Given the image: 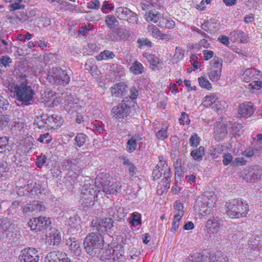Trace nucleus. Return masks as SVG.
<instances>
[{
	"label": "nucleus",
	"mask_w": 262,
	"mask_h": 262,
	"mask_svg": "<svg viewBox=\"0 0 262 262\" xmlns=\"http://www.w3.org/2000/svg\"><path fill=\"white\" fill-rule=\"evenodd\" d=\"M104 242V237L102 234L94 232L89 233L83 242L85 252L91 256H98L103 249Z\"/></svg>",
	"instance_id": "1"
},
{
	"label": "nucleus",
	"mask_w": 262,
	"mask_h": 262,
	"mask_svg": "<svg viewBox=\"0 0 262 262\" xmlns=\"http://www.w3.org/2000/svg\"><path fill=\"white\" fill-rule=\"evenodd\" d=\"M14 94L17 100L28 105L33 101L35 92L31 86L28 85V80L25 78L24 81L15 85Z\"/></svg>",
	"instance_id": "2"
},
{
	"label": "nucleus",
	"mask_w": 262,
	"mask_h": 262,
	"mask_svg": "<svg viewBox=\"0 0 262 262\" xmlns=\"http://www.w3.org/2000/svg\"><path fill=\"white\" fill-rule=\"evenodd\" d=\"M249 211L248 204L242 199H234L227 205V214L232 219L245 217Z\"/></svg>",
	"instance_id": "3"
},
{
	"label": "nucleus",
	"mask_w": 262,
	"mask_h": 262,
	"mask_svg": "<svg viewBox=\"0 0 262 262\" xmlns=\"http://www.w3.org/2000/svg\"><path fill=\"white\" fill-rule=\"evenodd\" d=\"M101 194V190L95 184L90 183H86L82 187L80 194V200L86 206L93 205L98 194Z\"/></svg>",
	"instance_id": "4"
},
{
	"label": "nucleus",
	"mask_w": 262,
	"mask_h": 262,
	"mask_svg": "<svg viewBox=\"0 0 262 262\" xmlns=\"http://www.w3.org/2000/svg\"><path fill=\"white\" fill-rule=\"evenodd\" d=\"M124 254V248L121 244L112 243L103 252L100 259L104 262H115L121 258Z\"/></svg>",
	"instance_id": "5"
},
{
	"label": "nucleus",
	"mask_w": 262,
	"mask_h": 262,
	"mask_svg": "<svg viewBox=\"0 0 262 262\" xmlns=\"http://www.w3.org/2000/svg\"><path fill=\"white\" fill-rule=\"evenodd\" d=\"M96 186L101 190V194L105 193L108 195H114L120 191L121 185L119 182H111L106 178L102 179L98 176L96 178Z\"/></svg>",
	"instance_id": "6"
},
{
	"label": "nucleus",
	"mask_w": 262,
	"mask_h": 262,
	"mask_svg": "<svg viewBox=\"0 0 262 262\" xmlns=\"http://www.w3.org/2000/svg\"><path fill=\"white\" fill-rule=\"evenodd\" d=\"M81 161L76 159L69 162L71 170L63 179V182L67 186L74 185L78 182L79 174L81 172Z\"/></svg>",
	"instance_id": "7"
},
{
	"label": "nucleus",
	"mask_w": 262,
	"mask_h": 262,
	"mask_svg": "<svg viewBox=\"0 0 262 262\" xmlns=\"http://www.w3.org/2000/svg\"><path fill=\"white\" fill-rule=\"evenodd\" d=\"M133 102L127 97L124 98L121 103L112 108L113 116L117 119L124 118L130 113V107L133 106Z\"/></svg>",
	"instance_id": "8"
},
{
	"label": "nucleus",
	"mask_w": 262,
	"mask_h": 262,
	"mask_svg": "<svg viewBox=\"0 0 262 262\" xmlns=\"http://www.w3.org/2000/svg\"><path fill=\"white\" fill-rule=\"evenodd\" d=\"M43 189L40 184L31 182L26 185L20 186L17 188V192L19 196H26L30 198L35 197L40 194Z\"/></svg>",
	"instance_id": "9"
},
{
	"label": "nucleus",
	"mask_w": 262,
	"mask_h": 262,
	"mask_svg": "<svg viewBox=\"0 0 262 262\" xmlns=\"http://www.w3.org/2000/svg\"><path fill=\"white\" fill-rule=\"evenodd\" d=\"M17 238V233L13 231L10 222L6 219H0V239L14 241Z\"/></svg>",
	"instance_id": "10"
},
{
	"label": "nucleus",
	"mask_w": 262,
	"mask_h": 262,
	"mask_svg": "<svg viewBox=\"0 0 262 262\" xmlns=\"http://www.w3.org/2000/svg\"><path fill=\"white\" fill-rule=\"evenodd\" d=\"M49 76L50 79L52 78L54 83L58 85L64 86L67 85L70 81L68 72L59 68H53L50 72Z\"/></svg>",
	"instance_id": "11"
},
{
	"label": "nucleus",
	"mask_w": 262,
	"mask_h": 262,
	"mask_svg": "<svg viewBox=\"0 0 262 262\" xmlns=\"http://www.w3.org/2000/svg\"><path fill=\"white\" fill-rule=\"evenodd\" d=\"M157 168L161 171V175L163 176V185L169 188L172 176L170 167L168 166L165 158L163 156L159 157V162L157 165Z\"/></svg>",
	"instance_id": "12"
},
{
	"label": "nucleus",
	"mask_w": 262,
	"mask_h": 262,
	"mask_svg": "<svg viewBox=\"0 0 262 262\" xmlns=\"http://www.w3.org/2000/svg\"><path fill=\"white\" fill-rule=\"evenodd\" d=\"M261 171L257 166L247 167L239 172L238 175L248 182L259 180Z\"/></svg>",
	"instance_id": "13"
},
{
	"label": "nucleus",
	"mask_w": 262,
	"mask_h": 262,
	"mask_svg": "<svg viewBox=\"0 0 262 262\" xmlns=\"http://www.w3.org/2000/svg\"><path fill=\"white\" fill-rule=\"evenodd\" d=\"M113 223L114 221L111 217L93 220L92 222V226L94 230H96L99 232L98 234H102L113 227Z\"/></svg>",
	"instance_id": "14"
},
{
	"label": "nucleus",
	"mask_w": 262,
	"mask_h": 262,
	"mask_svg": "<svg viewBox=\"0 0 262 262\" xmlns=\"http://www.w3.org/2000/svg\"><path fill=\"white\" fill-rule=\"evenodd\" d=\"M28 224L32 230L37 232L49 227L51 224V220L49 217L41 216L30 220Z\"/></svg>",
	"instance_id": "15"
},
{
	"label": "nucleus",
	"mask_w": 262,
	"mask_h": 262,
	"mask_svg": "<svg viewBox=\"0 0 262 262\" xmlns=\"http://www.w3.org/2000/svg\"><path fill=\"white\" fill-rule=\"evenodd\" d=\"M223 223V220L218 217H212L209 219L205 226L207 233L220 234L224 228Z\"/></svg>",
	"instance_id": "16"
},
{
	"label": "nucleus",
	"mask_w": 262,
	"mask_h": 262,
	"mask_svg": "<svg viewBox=\"0 0 262 262\" xmlns=\"http://www.w3.org/2000/svg\"><path fill=\"white\" fill-rule=\"evenodd\" d=\"M39 259L38 251L33 248L24 249L19 256L20 262H38Z\"/></svg>",
	"instance_id": "17"
},
{
	"label": "nucleus",
	"mask_w": 262,
	"mask_h": 262,
	"mask_svg": "<svg viewBox=\"0 0 262 262\" xmlns=\"http://www.w3.org/2000/svg\"><path fill=\"white\" fill-rule=\"evenodd\" d=\"M45 262H73L66 253L60 251L49 253L45 258Z\"/></svg>",
	"instance_id": "18"
},
{
	"label": "nucleus",
	"mask_w": 262,
	"mask_h": 262,
	"mask_svg": "<svg viewBox=\"0 0 262 262\" xmlns=\"http://www.w3.org/2000/svg\"><path fill=\"white\" fill-rule=\"evenodd\" d=\"M61 241V233L55 228H51L46 234V242L50 245H58Z\"/></svg>",
	"instance_id": "19"
},
{
	"label": "nucleus",
	"mask_w": 262,
	"mask_h": 262,
	"mask_svg": "<svg viewBox=\"0 0 262 262\" xmlns=\"http://www.w3.org/2000/svg\"><path fill=\"white\" fill-rule=\"evenodd\" d=\"M150 63V68L154 71H159L163 68V61L157 56L151 54L145 53L144 54Z\"/></svg>",
	"instance_id": "20"
},
{
	"label": "nucleus",
	"mask_w": 262,
	"mask_h": 262,
	"mask_svg": "<svg viewBox=\"0 0 262 262\" xmlns=\"http://www.w3.org/2000/svg\"><path fill=\"white\" fill-rule=\"evenodd\" d=\"M238 111L241 117L248 118L254 112V106L251 102H244L239 105Z\"/></svg>",
	"instance_id": "21"
},
{
	"label": "nucleus",
	"mask_w": 262,
	"mask_h": 262,
	"mask_svg": "<svg viewBox=\"0 0 262 262\" xmlns=\"http://www.w3.org/2000/svg\"><path fill=\"white\" fill-rule=\"evenodd\" d=\"M259 71L256 69L248 68L243 71L242 79L246 82L258 79Z\"/></svg>",
	"instance_id": "22"
},
{
	"label": "nucleus",
	"mask_w": 262,
	"mask_h": 262,
	"mask_svg": "<svg viewBox=\"0 0 262 262\" xmlns=\"http://www.w3.org/2000/svg\"><path fill=\"white\" fill-rule=\"evenodd\" d=\"M170 125L167 122H162L161 126L159 128L155 127L154 132L155 133V136L158 140H164L169 137L168 129Z\"/></svg>",
	"instance_id": "23"
},
{
	"label": "nucleus",
	"mask_w": 262,
	"mask_h": 262,
	"mask_svg": "<svg viewBox=\"0 0 262 262\" xmlns=\"http://www.w3.org/2000/svg\"><path fill=\"white\" fill-rule=\"evenodd\" d=\"M112 95L114 97H121L127 91V85L124 82L116 84L111 89Z\"/></svg>",
	"instance_id": "24"
},
{
	"label": "nucleus",
	"mask_w": 262,
	"mask_h": 262,
	"mask_svg": "<svg viewBox=\"0 0 262 262\" xmlns=\"http://www.w3.org/2000/svg\"><path fill=\"white\" fill-rule=\"evenodd\" d=\"M42 202L33 201L31 204H28L21 208L23 213H27L32 211H40L44 208Z\"/></svg>",
	"instance_id": "25"
},
{
	"label": "nucleus",
	"mask_w": 262,
	"mask_h": 262,
	"mask_svg": "<svg viewBox=\"0 0 262 262\" xmlns=\"http://www.w3.org/2000/svg\"><path fill=\"white\" fill-rule=\"evenodd\" d=\"M67 245L68 246L70 249L75 255H79L81 254V250L80 247V244L74 237H70L67 239Z\"/></svg>",
	"instance_id": "26"
},
{
	"label": "nucleus",
	"mask_w": 262,
	"mask_h": 262,
	"mask_svg": "<svg viewBox=\"0 0 262 262\" xmlns=\"http://www.w3.org/2000/svg\"><path fill=\"white\" fill-rule=\"evenodd\" d=\"M231 39L235 42L239 40L242 43H246L248 41V36L241 30H235L230 34Z\"/></svg>",
	"instance_id": "27"
},
{
	"label": "nucleus",
	"mask_w": 262,
	"mask_h": 262,
	"mask_svg": "<svg viewBox=\"0 0 262 262\" xmlns=\"http://www.w3.org/2000/svg\"><path fill=\"white\" fill-rule=\"evenodd\" d=\"M125 38L124 31L121 28H117L112 30L108 35V39L112 41H116Z\"/></svg>",
	"instance_id": "28"
},
{
	"label": "nucleus",
	"mask_w": 262,
	"mask_h": 262,
	"mask_svg": "<svg viewBox=\"0 0 262 262\" xmlns=\"http://www.w3.org/2000/svg\"><path fill=\"white\" fill-rule=\"evenodd\" d=\"M216 256L214 258V255H210L209 254H197L194 258L193 259L192 262H216Z\"/></svg>",
	"instance_id": "29"
},
{
	"label": "nucleus",
	"mask_w": 262,
	"mask_h": 262,
	"mask_svg": "<svg viewBox=\"0 0 262 262\" xmlns=\"http://www.w3.org/2000/svg\"><path fill=\"white\" fill-rule=\"evenodd\" d=\"M160 13L156 10H149L145 14V18L148 22L157 23L159 20Z\"/></svg>",
	"instance_id": "30"
},
{
	"label": "nucleus",
	"mask_w": 262,
	"mask_h": 262,
	"mask_svg": "<svg viewBox=\"0 0 262 262\" xmlns=\"http://www.w3.org/2000/svg\"><path fill=\"white\" fill-rule=\"evenodd\" d=\"M128 220L132 227H136L142 223L141 215L138 212H133Z\"/></svg>",
	"instance_id": "31"
},
{
	"label": "nucleus",
	"mask_w": 262,
	"mask_h": 262,
	"mask_svg": "<svg viewBox=\"0 0 262 262\" xmlns=\"http://www.w3.org/2000/svg\"><path fill=\"white\" fill-rule=\"evenodd\" d=\"M205 154V148L203 146H200L198 148L191 151V156L195 161H201Z\"/></svg>",
	"instance_id": "32"
},
{
	"label": "nucleus",
	"mask_w": 262,
	"mask_h": 262,
	"mask_svg": "<svg viewBox=\"0 0 262 262\" xmlns=\"http://www.w3.org/2000/svg\"><path fill=\"white\" fill-rule=\"evenodd\" d=\"M144 67L141 63L135 61L129 68L130 71L135 75L141 74L144 72Z\"/></svg>",
	"instance_id": "33"
},
{
	"label": "nucleus",
	"mask_w": 262,
	"mask_h": 262,
	"mask_svg": "<svg viewBox=\"0 0 262 262\" xmlns=\"http://www.w3.org/2000/svg\"><path fill=\"white\" fill-rule=\"evenodd\" d=\"M123 208L121 207H112L109 211L110 215L113 216L114 218L121 219L124 217V213Z\"/></svg>",
	"instance_id": "34"
},
{
	"label": "nucleus",
	"mask_w": 262,
	"mask_h": 262,
	"mask_svg": "<svg viewBox=\"0 0 262 262\" xmlns=\"http://www.w3.org/2000/svg\"><path fill=\"white\" fill-rule=\"evenodd\" d=\"M217 97L215 94H211L206 96L203 99V104L206 107L210 106L212 104L215 102Z\"/></svg>",
	"instance_id": "35"
},
{
	"label": "nucleus",
	"mask_w": 262,
	"mask_h": 262,
	"mask_svg": "<svg viewBox=\"0 0 262 262\" xmlns=\"http://www.w3.org/2000/svg\"><path fill=\"white\" fill-rule=\"evenodd\" d=\"M222 70L209 69L208 75L209 79L213 82L217 81L221 76Z\"/></svg>",
	"instance_id": "36"
},
{
	"label": "nucleus",
	"mask_w": 262,
	"mask_h": 262,
	"mask_svg": "<svg viewBox=\"0 0 262 262\" xmlns=\"http://www.w3.org/2000/svg\"><path fill=\"white\" fill-rule=\"evenodd\" d=\"M253 145L255 151L262 152V135L257 134L255 137L253 138Z\"/></svg>",
	"instance_id": "37"
},
{
	"label": "nucleus",
	"mask_w": 262,
	"mask_h": 262,
	"mask_svg": "<svg viewBox=\"0 0 262 262\" xmlns=\"http://www.w3.org/2000/svg\"><path fill=\"white\" fill-rule=\"evenodd\" d=\"M130 10L126 7H120L116 9V15L120 19H124L127 16Z\"/></svg>",
	"instance_id": "38"
},
{
	"label": "nucleus",
	"mask_w": 262,
	"mask_h": 262,
	"mask_svg": "<svg viewBox=\"0 0 262 262\" xmlns=\"http://www.w3.org/2000/svg\"><path fill=\"white\" fill-rule=\"evenodd\" d=\"M105 21L106 26L110 29L115 28L118 23L117 18L113 15H108L105 16Z\"/></svg>",
	"instance_id": "39"
},
{
	"label": "nucleus",
	"mask_w": 262,
	"mask_h": 262,
	"mask_svg": "<svg viewBox=\"0 0 262 262\" xmlns=\"http://www.w3.org/2000/svg\"><path fill=\"white\" fill-rule=\"evenodd\" d=\"M8 142V138L7 137H0V153L9 150L10 146L9 145Z\"/></svg>",
	"instance_id": "40"
},
{
	"label": "nucleus",
	"mask_w": 262,
	"mask_h": 262,
	"mask_svg": "<svg viewBox=\"0 0 262 262\" xmlns=\"http://www.w3.org/2000/svg\"><path fill=\"white\" fill-rule=\"evenodd\" d=\"M115 55L113 52L108 50H104L101 52L96 58L98 60H102L113 59Z\"/></svg>",
	"instance_id": "41"
},
{
	"label": "nucleus",
	"mask_w": 262,
	"mask_h": 262,
	"mask_svg": "<svg viewBox=\"0 0 262 262\" xmlns=\"http://www.w3.org/2000/svg\"><path fill=\"white\" fill-rule=\"evenodd\" d=\"M147 30L154 37L158 38H161L163 36L162 33L158 28L153 25H149L147 27Z\"/></svg>",
	"instance_id": "42"
},
{
	"label": "nucleus",
	"mask_w": 262,
	"mask_h": 262,
	"mask_svg": "<svg viewBox=\"0 0 262 262\" xmlns=\"http://www.w3.org/2000/svg\"><path fill=\"white\" fill-rule=\"evenodd\" d=\"M81 106L79 105L77 102H74L73 100H70L68 101V104L66 105L67 110L69 112L73 113L76 112L77 111L80 109Z\"/></svg>",
	"instance_id": "43"
},
{
	"label": "nucleus",
	"mask_w": 262,
	"mask_h": 262,
	"mask_svg": "<svg viewBox=\"0 0 262 262\" xmlns=\"http://www.w3.org/2000/svg\"><path fill=\"white\" fill-rule=\"evenodd\" d=\"M23 0H15V1H11L9 5L10 11H14L18 9H23L25 8V5L21 3Z\"/></svg>",
	"instance_id": "44"
},
{
	"label": "nucleus",
	"mask_w": 262,
	"mask_h": 262,
	"mask_svg": "<svg viewBox=\"0 0 262 262\" xmlns=\"http://www.w3.org/2000/svg\"><path fill=\"white\" fill-rule=\"evenodd\" d=\"M136 141L137 140L134 137H132L128 140L126 149L129 152H132L136 150L137 145Z\"/></svg>",
	"instance_id": "45"
},
{
	"label": "nucleus",
	"mask_w": 262,
	"mask_h": 262,
	"mask_svg": "<svg viewBox=\"0 0 262 262\" xmlns=\"http://www.w3.org/2000/svg\"><path fill=\"white\" fill-rule=\"evenodd\" d=\"M198 81L200 86L207 90H210L212 88V85L209 80L204 77H200L198 78Z\"/></svg>",
	"instance_id": "46"
},
{
	"label": "nucleus",
	"mask_w": 262,
	"mask_h": 262,
	"mask_svg": "<svg viewBox=\"0 0 262 262\" xmlns=\"http://www.w3.org/2000/svg\"><path fill=\"white\" fill-rule=\"evenodd\" d=\"M222 59L218 58H214L210 61V69L222 70Z\"/></svg>",
	"instance_id": "47"
},
{
	"label": "nucleus",
	"mask_w": 262,
	"mask_h": 262,
	"mask_svg": "<svg viewBox=\"0 0 262 262\" xmlns=\"http://www.w3.org/2000/svg\"><path fill=\"white\" fill-rule=\"evenodd\" d=\"M141 7L143 10L150 9L151 8H156L158 6L154 2H152L149 0H143L141 3Z\"/></svg>",
	"instance_id": "48"
},
{
	"label": "nucleus",
	"mask_w": 262,
	"mask_h": 262,
	"mask_svg": "<svg viewBox=\"0 0 262 262\" xmlns=\"http://www.w3.org/2000/svg\"><path fill=\"white\" fill-rule=\"evenodd\" d=\"M86 138L87 136L83 133L78 134L75 139L77 145L79 147L83 146L86 142Z\"/></svg>",
	"instance_id": "49"
},
{
	"label": "nucleus",
	"mask_w": 262,
	"mask_h": 262,
	"mask_svg": "<svg viewBox=\"0 0 262 262\" xmlns=\"http://www.w3.org/2000/svg\"><path fill=\"white\" fill-rule=\"evenodd\" d=\"M175 25L174 21L172 20L162 19L159 22V26L161 28H173Z\"/></svg>",
	"instance_id": "50"
},
{
	"label": "nucleus",
	"mask_w": 262,
	"mask_h": 262,
	"mask_svg": "<svg viewBox=\"0 0 262 262\" xmlns=\"http://www.w3.org/2000/svg\"><path fill=\"white\" fill-rule=\"evenodd\" d=\"M200 142V138L196 134H192L189 140V145L194 147H197L199 145Z\"/></svg>",
	"instance_id": "51"
},
{
	"label": "nucleus",
	"mask_w": 262,
	"mask_h": 262,
	"mask_svg": "<svg viewBox=\"0 0 262 262\" xmlns=\"http://www.w3.org/2000/svg\"><path fill=\"white\" fill-rule=\"evenodd\" d=\"M174 208L177 211L174 216L181 215V217H182L184 213V211L183 210L184 207L183 204L180 202H176L174 203Z\"/></svg>",
	"instance_id": "52"
},
{
	"label": "nucleus",
	"mask_w": 262,
	"mask_h": 262,
	"mask_svg": "<svg viewBox=\"0 0 262 262\" xmlns=\"http://www.w3.org/2000/svg\"><path fill=\"white\" fill-rule=\"evenodd\" d=\"M52 140L51 136L49 133L41 134L38 138L37 141L40 143H45L46 144L50 143Z\"/></svg>",
	"instance_id": "53"
},
{
	"label": "nucleus",
	"mask_w": 262,
	"mask_h": 262,
	"mask_svg": "<svg viewBox=\"0 0 262 262\" xmlns=\"http://www.w3.org/2000/svg\"><path fill=\"white\" fill-rule=\"evenodd\" d=\"M124 20H126L129 23L135 24L137 23V15L132 11H130L127 16Z\"/></svg>",
	"instance_id": "54"
},
{
	"label": "nucleus",
	"mask_w": 262,
	"mask_h": 262,
	"mask_svg": "<svg viewBox=\"0 0 262 262\" xmlns=\"http://www.w3.org/2000/svg\"><path fill=\"white\" fill-rule=\"evenodd\" d=\"M10 116L7 115L0 116V129L7 126L10 122Z\"/></svg>",
	"instance_id": "55"
},
{
	"label": "nucleus",
	"mask_w": 262,
	"mask_h": 262,
	"mask_svg": "<svg viewBox=\"0 0 262 262\" xmlns=\"http://www.w3.org/2000/svg\"><path fill=\"white\" fill-rule=\"evenodd\" d=\"M12 62V59L8 56H3L0 58V65L7 68Z\"/></svg>",
	"instance_id": "56"
},
{
	"label": "nucleus",
	"mask_w": 262,
	"mask_h": 262,
	"mask_svg": "<svg viewBox=\"0 0 262 262\" xmlns=\"http://www.w3.org/2000/svg\"><path fill=\"white\" fill-rule=\"evenodd\" d=\"M182 217H181V215L174 216L173 221L172 223V227L171 229V231L173 233H175L177 229L179 227V222L180 221Z\"/></svg>",
	"instance_id": "57"
},
{
	"label": "nucleus",
	"mask_w": 262,
	"mask_h": 262,
	"mask_svg": "<svg viewBox=\"0 0 262 262\" xmlns=\"http://www.w3.org/2000/svg\"><path fill=\"white\" fill-rule=\"evenodd\" d=\"M221 130L219 131V127H216L215 130V134L219 136V140L223 139L227 135V131L225 126H221L220 128Z\"/></svg>",
	"instance_id": "58"
},
{
	"label": "nucleus",
	"mask_w": 262,
	"mask_h": 262,
	"mask_svg": "<svg viewBox=\"0 0 262 262\" xmlns=\"http://www.w3.org/2000/svg\"><path fill=\"white\" fill-rule=\"evenodd\" d=\"M8 106L9 103L7 100L0 96V113L4 110H7Z\"/></svg>",
	"instance_id": "59"
},
{
	"label": "nucleus",
	"mask_w": 262,
	"mask_h": 262,
	"mask_svg": "<svg viewBox=\"0 0 262 262\" xmlns=\"http://www.w3.org/2000/svg\"><path fill=\"white\" fill-rule=\"evenodd\" d=\"M247 161L243 157H239L236 158L232 163V164L234 166L241 165L243 166L246 165Z\"/></svg>",
	"instance_id": "60"
},
{
	"label": "nucleus",
	"mask_w": 262,
	"mask_h": 262,
	"mask_svg": "<svg viewBox=\"0 0 262 262\" xmlns=\"http://www.w3.org/2000/svg\"><path fill=\"white\" fill-rule=\"evenodd\" d=\"M260 240L254 238V239H252L248 243L249 247L253 250H255L256 249H259L260 247Z\"/></svg>",
	"instance_id": "61"
},
{
	"label": "nucleus",
	"mask_w": 262,
	"mask_h": 262,
	"mask_svg": "<svg viewBox=\"0 0 262 262\" xmlns=\"http://www.w3.org/2000/svg\"><path fill=\"white\" fill-rule=\"evenodd\" d=\"M179 122L182 125L189 124L190 120L188 115H187L185 113L183 112L181 114V118L179 119Z\"/></svg>",
	"instance_id": "62"
},
{
	"label": "nucleus",
	"mask_w": 262,
	"mask_h": 262,
	"mask_svg": "<svg viewBox=\"0 0 262 262\" xmlns=\"http://www.w3.org/2000/svg\"><path fill=\"white\" fill-rule=\"evenodd\" d=\"M233 157L232 156L229 154H225L223 157V163L225 165H227L230 163H232Z\"/></svg>",
	"instance_id": "63"
},
{
	"label": "nucleus",
	"mask_w": 262,
	"mask_h": 262,
	"mask_svg": "<svg viewBox=\"0 0 262 262\" xmlns=\"http://www.w3.org/2000/svg\"><path fill=\"white\" fill-rule=\"evenodd\" d=\"M252 81V82L249 84V86H250L252 89L259 90L262 88V82L261 81L255 79Z\"/></svg>",
	"instance_id": "64"
}]
</instances>
